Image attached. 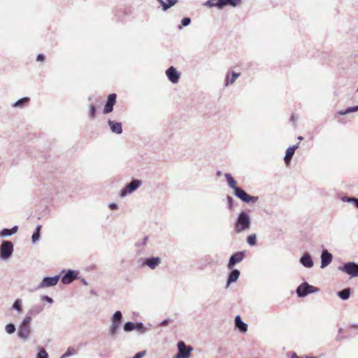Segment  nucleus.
<instances>
[{
  "instance_id": "nucleus-1",
  "label": "nucleus",
  "mask_w": 358,
  "mask_h": 358,
  "mask_svg": "<svg viewBox=\"0 0 358 358\" xmlns=\"http://www.w3.org/2000/svg\"><path fill=\"white\" fill-rule=\"evenodd\" d=\"M224 177L229 187L234 191V195L242 201L246 203H255L258 201V196L250 195L244 189L238 187L237 182L229 173H226Z\"/></svg>"
},
{
  "instance_id": "nucleus-2",
  "label": "nucleus",
  "mask_w": 358,
  "mask_h": 358,
  "mask_svg": "<svg viewBox=\"0 0 358 358\" xmlns=\"http://www.w3.org/2000/svg\"><path fill=\"white\" fill-rule=\"evenodd\" d=\"M252 224V220L248 214L245 210L241 211L234 220V231L237 234H241L248 231Z\"/></svg>"
},
{
  "instance_id": "nucleus-3",
  "label": "nucleus",
  "mask_w": 358,
  "mask_h": 358,
  "mask_svg": "<svg viewBox=\"0 0 358 358\" xmlns=\"http://www.w3.org/2000/svg\"><path fill=\"white\" fill-rule=\"evenodd\" d=\"M241 3V0H208L204 5L210 8L216 7L222 9L227 6L236 7Z\"/></svg>"
},
{
  "instance_id": "nucleus-4",
  "label": "nucleus",
  "mask_w": 358,
  "mask_h": 358,
  "mask_svg": "<svg viewBox=\"0 0 358 358\" xmlns=\"http://www.w3.org/2000/svg\"><path fill=\"white\" fill-rule=\"evenodd\" d=\"M14 245L10 241L3 240L0 245V259L6 261L9 259L13 253Z\"/></svg>"
},
{
  "instance_id": "nucleus-5",
  "label": "nucleus",
  "mask_w": 358,
  "mask_h": 358,
  "mask_svg": "<svg viewBox=\"0 0 358 358\" xmlns=\"http://www.w3.org/2000/svg\"><path fill=\"white\" fill-rule=\"evenodd\" d=\"M111 324L109 329V335L115 337L122 320V313L120 310L115 311L111 317Z\"/></svg>"
},
{
  "instance_id": "nucleus-6",
  "label": "nucleus",
  "mask_w": 358,
  "mask_h": 358,
  "mask_svg": "<svg viewBox=\"0 0 358 358\" xmlns=\"http://www.w3.org/2000/svg\"><path fill=\"white\" fill-rule=\"evenodd\" d=\"M320 291L318 287L309 285L307 282L301 283L296 289L299 298H304L310 294L317 293Z\"/></svg>"
},
{
  "instance_id": "nucleus-7",
  "label": "nucleus",
  "mask_w": 358,
  "mask_h": 358,
  "mask_svg": "<svg viewBox=\"0 0 358 358\" xmlns=\"http://www.w3.org/2000/svg\"><path fill=\"white\" fill-rule=\"evenodd\" d=\"M30 323L31 320H29V317H25L20 324L17 331V336L20 339L24 341L28 339L31 333Z\"/></svg>"
},
{
  "instance_id": "nucleus-8",
  "label": "nucleus",
  "mask_w": 358,
  "mask_h": 358,
  "mask_svg": "<svg viewBox=\"0 0 358 358\" xmlns=\"http://www.w3.org/2000/svg\"><path fill=\"white\" fill-rule=\"evenodd\" d=\"M338 269L351 278L358 277V264L355 262H348L343 266L338 267Z\"/></svg>"
},
{
  "instance_id": "nucleus-9",
  "label": "nucleus",
  "mask_w": 358,
  "mask_h": 358,
  "mask_svg": "<svg viewBox=\"0 0 358 358\" xmlns=\"http://www.w3.org/2000/svg\"><path fill=\"white\" fill-rule=\"evenodd\" d=\"M142 184L141 180L132 179L131 181L127 184L125 187L121 189L119 195L121 197H124L137 189Z\"/></svg>"
},
{
  "instance_id": "nucleus-10",
  "label": "nucleus",
  "mask_w": 358,
  "mask_h": 358,
  "mask_svg": "<svg viewBox=\"0 0 358 358\" xmlns=\"http://www.w3.org/2000/svg\"><path fill=\"white\" fill-rule=\"evenodd\" d=\"M60 278L61 274L56 275L55 276H45L42 279L41 282L37 285L36 289H40L45 287L55 286L58 283Z\"/></svg>"
},
{
  "instance_id": "nucleus-11",
  "label": "nucleus",
  "mask_w": 358,
  "mask_h": 358,
  "mask_svg": "<svg viewBox=\"0 0 358 358\" xmlns=\"http://www.w3.org/2000/svg\"><path fill=\"white\" fill-rule=\"evenodd\" d=\"M78 273V272L75 270H62L60 273L61 275L63 274L61 278L62 283L65 285L71 283L75 279L79 278Z\"/></svg>"
},
{
  "instance_id": "nucleus-12",
  "label": "nucleus",
  "mask_w": 358,
  "mask_h": 358,
  "mask_svg": "<svg viewBox=\"0 0 358 358\" xmlns=\"http://www.w3.org/2000/svg\"><path fill=\"white\" fill-rule=\"evenodd\" d=\"M178 353L176 358H189L192 350V348L187 345L183 341H179L177 344Z\"/></svg>"
},
{
  "instance_id": "nucleus-13",
  "label": "nucleus",
  "mask_w": 358,
  "mask_h": 358,
  "mask_svg": "<svg viewBox=\"0 0 358 358\" xmlns=\"http://www.w3.org/2000/svg\"><path fill=\"white\" fill-rule=\"evenodd\" d=\"M138 262H141L142 264L148 266L151 269H155L161 264L162 259L159 257H150L140 258Z\"/></svg>"
},
{
  "instance_id": "nucleus-14",
  "label": "nucleus",
  "mask_w": 358,
  "mask_h": 358,
  "mask_svg": "<svg viewBox=\"0 0 358 358\" xmlns=\"http://www.w3.org/2000/svg\"><path fill=\"white\" fill-rule=\"evenodd\" d=\"M245 254L244 251L234 253L229 259L227 264L228 268L232 269L236 264L241 262L243 259Z\"/></svg>"
},
{
  "instance_id": "nucleus-15",
  "label": "nucleus",
  "mask_w": 358,
  "mask_h": 358,
  "mask_svg": "<svg viewBox=\"0 0 358 358\" xmlns=\"http://www.w3.org/2000/svg\"><path fill=\"white\" fill-rule=\"evenodd\" d=\"M117 95L115 93L110 94L105 103L103 113V114H108L113 111V106L116 103Z\"/></svg>"
},
{
  "instance_id": "nucleus-16",
  "label": "nucleus",
  "mask_w": 358,
  "mask_h": 358,
  "mask_svg": "<svg viewBox=\"0 0 358 358\" xmlns=\"http://www.w3.org/2000/svg\"><path fill=\"white\" fill-rule=\"evenodd\" d=\"M166 75L172 83L176 84L178 83L180 73L174 66H170L168 68L166 71Z\"/></svg>"
},
{
  "instance_id": "nucleus-17",
  "label": "nucleus",
  "mask_w": 358,
  "mask_h": 358,
  "mask_svg": "<svg viewBox=\"0 0 358 358\" xmlns=\"http://www.w3.org/2000/svg\"><path fill=\"white\" fill-rule=\"evenodd\" d=\"M333 259L332 255L327 250H323L321 254V268L327 267Z\"/></svg>"
},
{
  "instance_id": "nucleus-18",
  "label": "nucleus",
  "mask_w": 358,
  "mask_h": 358,
  "mask_svg": "<svg viewBox=\"0 0 358 358\" xmlns=\"http://www.w3.org/2000/svg\"><path fill=\"white\" fill-rule=\"evenodd\" d=\"M299 262L303 265V266L308 268H312L314 265L311 255L307 252L301 257Z\"/></svg>"
},
{
  "instance_id": "nucleus-19",
  "label": "nucleus",
  "mask_w": 358,
  "mask_h": 358,
  "mask_svg": "<svg viewBox=\"0 0 358 358\" xmlns=\"http://www.w3.org/2000/svg\"><path fill=\"white\" fill-rule=\"evenodd\" d=\"M108 124L111 132L116 134H121L122 133V124L120 122L108 120Z\"/></svg>"
},
{
  "instance_id": "nucleus-20",
  "label": "nucleus",
  "mask_w": 358,
  "mask_h": 358,
  "mask_svg": "<svg viewBox=\"0 0 358 358\" xmlns=\"http://www.w3.org/2000/svg\"><path fill=\"white\" fill-rule=\"evenodd\" d=\"M299 143H296V145L289 147L286 150L285 155L284 157V161L287 165H288L290 163L292 158L293 155H294L295 150L299 148Z\"/></svg>"
},
{
  "instance_id": "nucleus-21",
  "label": "nucleus",
  "mask_w": 358,
  "mask_h": 358,
  "mask_svg": "<svg viewBox=\"0 0 358 358\" xmlns=\"http://www.w3.org/2000/svg\"><path fill=\"white\" fill-rule=\"evenodd\" d=\"M240 271L236 268H232L231 272L229 273L227 280V287H228L231 283L236 282L240 276Z\"/></svg>"
},
{
  "instance_id": "nucleus-22",
  "label": "nucleus",
  "mask_w": 358,
  "mask_h": 358,
  "mask_svg": "<svg viewBox=\"0 0 358 358\" xmlns=\"http://www.w3.org/2000/svg\"><path fill=\"white\" fill-rule=\"evenodd\" d=\"M43 310V306L42 305H34L28 310L25 317H29V320L31 321L33 316H36Z\"/></svg>"
},
{
  "instance_id": "nucleus-23",
  "label": "nucleus",
  "mask_w": 358,
  "mask_h": 358,
  "mask_svg": "<svg viewBox=\"0 0 358 358\" xmlns=\"http://www.w3.org/2000/svg\"><path fill=\"white\" fill-rule=\"evenodd\" d=\"M241 76L240 73H236L235 71L231 72V76L230 77L229 73L228 72L226 74L225 79H224V86L227 87L229 85H233L236 80Z\"/></svg>"
},
{
  "instance_id": "nucleus-24",
  "label": "nucleus",
  "mask_w": 358,
  "mask_h": 358,
  "mask_svg": "<svg viewBox=\"0 0 358 358\" xmlns=\"http://www.w3.org/2000/svg\"><path fill=\"white\" fill-rule=\"evenodd\" d=\"M236 327L243 333H245L248 330V324L245 323L240 315H236L234 320Z\"/></svg>"
},
{
  "instance_id": "nucleus-25",
  "label": "nucleus",
  "mask_w": 358,
  "mask_h": 358,
  "mask_svg": "<svg viewBox=\"0 0 358 358\" xmlns=\"http://www.w3.org/2000/svg\"><path fill=\"white\" fill-rule=\"evenodd\" d=\"M18 229V227L17 225L13 227L11 229L4 228L0 231V237H9L13 234H15Z\"/></svg>"
},
{
  "instance_id": "nucleus-26",
  "label": "nucleus",
  "mask_w": 358,
  "mask_h": 358,
  "mask_svg": "<svg viewBox=\"0 0 358 358\" xmlns=\"http://www.w3.org/2000/svg\"><path fill=\"white\" fill-rule=\"evenodd\" d=\"M338 296L343 300H348L350 296V288H345L337 292Z\"/></svg>"
},
{
  "instance_id": "nucleus-27",
  "label": "nucleus",
  "mask_w": 358,
  "mask_h": 358,
  "mask_svg": "<svg viewBox=\"0 0 358 358\" xmlns=\"http://www.w3.org/2000/svg\"><path fill=\"white\" fill-rule=\"evenodd\" d=\"M30 99L29 97H23L15 101L13 106L15 108H23L29 101Z\"/></svg>"
},
{
  "instance_id": "nucleus-28",
  "label": "nucleus",
  "mask_w": 358,
  "mask_h": 358,
  "mask_svg": "<svg viewBox=\"0 0 358 358\" xmlns=\"http://www.w3.org/2000/svg\"><path fill=\"white\" fill-rule=\"evenodd\" d=\"M135 330L143 334L149 331V329L145 327L143 322H139L135 323Z\"/></svg>"
},
{
  "instance_id": "nucleus-29",
  "label": "nucleus",
  "mask_w": 358,
  "mask_h": 358,
  "mask_svg": "<svg viewBox=\"0 0 358 358\" xmlns=\"http://www.w3.org/2000/svg\"><path fill=\"white\" fill-rule=\"evenodd\" d=\"M12 308L17 312H21L22 310V299H17L13 303Z\"/></svg>"
},
{
  "instance_id": "nucleus-30",
  "label": "nucleus",
  "mask_w": 358,
  "mask_h": 358,
  "mask_svg": "<svg viewBox=\"0 0 358 358\" xmlns=\"http://www.w3.org/2000/svg\"><path fill=\"white\" fill-rule=\"evenodd\" d=\"M247 243L250 246H255L257 245V235L256 234H252L247 237Z\"/></svg>"
},
{
  "instance_id": "nucleus-31",
  "label": "nucleus",
  "mask_w": 358,
  "mask_h": 358,
  "mask_svg": "<svg viewBox=\"0 0 358 358\" xmlns=\"http://www.w3.org/2000/svg\"><path fill=\"white\" fill-rule=\"evenodd\" d=\"M123 329L126 332H130L135 330V323L132 322H127L123 325Z\"/></svg>"
},
{
  "instance_id": "nucleus-32",
  "label": "nucleus",
  "mask_w": 358,
  "mask_h": 358,
  "mask_svg": "<svg viewBox=\"0 0 358 358\" xmlns=\"http://www.w3.org/2000/svg\"><path fill=\"white\" fill-rule=\"evenodd\" d=\"M148 238H149L148 236H145L141 240H138V241L136 242L135 247L136 248H141V247L146 245Z\"/></svg>"
},
{
  "instance_id": "nucleus-33",
  "label": "nucleus",
  "mask_w": 358,
  "mask_h": 358,
  "mask_svg": "<svg viewBox=\"0 0 358 358\" xmlns=\"http://www.w3.org/2000/svg\"><path fill=\"white\" fill-rule=\"evenodd\" d=\"M177 2L178 0H166V2H165L162 10L164 11L167 10L169 8L176 5Z\"/></svg>"
},
{
  "instance_id": "nucleus-34",
  "label": "nucleus",
  "mask_w": 358,
  "mask_h": 358,
  "mask_svg": "<svg viewBox=\"0 0 358 358\" xmlns=\"http://www.w3.org/2000/svg\"><path fill=\"white\" fill-rule=\"evenodd\" d=\"M355 106H350V107H348L345 110H339L338 112V114L339 115H345L348 113H355Z\"/></svg>"
},
{
  "instance_id": "nucleus-35",
  "label": "nucleus",
  "mask_w": 358,
  "mask_h": 358,
  "mask_svg": "<svg viewBox=\"0 0 358 358\" xmlns=\"http://www.w3.org/2000/svg\"><path fill=\"white\" fill-rule=\"evenodd\" d=\"M96 108L94 104H90L89 110V117L91 120L94 119L96 117Z\"/></svg>"
},
{
  "instance_id": "nucleus-36",
  "label": "nucleus",
  "mask_w": 358,
  "mask_h": 358,
  "mask_svg": "<svg viewBox=\"0 0 358 358\" xmlns=\"http://www.w3.org/2000/svg\"><path fill=\"white\" fill-rule=\"evenodd\" d=\"M191 18L189 17H185L181 20V25H178V29H181L182 27H187L191 24Z\"/></svg>"
},
{
  "instance_id": "nucleus-37",
  "label": "nucleus",
  "mask_w": 358,
  "mask_h": 358,
  "mask_svg": "<svg viewBox=\"0 0 358 358\" xmlns=\"http://www.w3.org/2000/svg\"><path fill=\"white\" fill-rule=\"evenodd\" d=\"M5 330L8 334H12L15 331L16 328L13 324L9 323L6 325Z\"/></svg>"
},
{
  "instance_id": "nucleus-38",
  "label": "nucleus",
  "mask_w": 358,
  "mask_h": 358,
  "mask_svg": "<svg viewBox=\"0 0 358 358\" xmlns=\"http://www.w3.org/2000/svg\"><path fill=\"white\" fill-rule=\"evenodd\" d=\"M36 358H48V354L43 348H41L38 352Z\"/></svg>"
},
{
  "instance_id": "nucleus-39",
  "label": "nucleus",
  "mask_w": 358,
  "mask_h": 358,
  "mask_svg": "<svg viewBox=\"0 0 358 358\" xmlns=\"http://www.w3.org/2000/svg\"><path fill=\"white\" fill-rule=\"evenodd\" d=\"M41 238V234L38 232L34 231L32 236H31V241L33 244H35L38 241L40 240Z\"/></svg>"
},
{
  "instance_id": "nucleus-40",
  "label": "nucleus",
  "mask_w": 358,
  "mask_h": 358,
  "mask_svg": "<svg viewBox=\"0 0 358 358\" xmlns=\"http://www.w3.org/2000/svg\"><path fill=\"white\" fill-rule=\"evenodd\" d=\"M75 353V350L73 348H69L66 352L61 357V358L68 357Z\"/></svg>"
},
{
  "instance_id": "nucleus-41",
  "label": "nucleus",
  "mask_w": 358,
  "mask_h": 358,
  "mask_svg": "<svg viewBox=\"0 0 358 358\" xmlns=\"http://www.w3.org/2000/svg\"><path fill=\"white\" fill-rule=\"evenodd\" d=\"M227 205H228V208L231 209L234 207V199L230 196H227Z\"/></svg>"
},
{
  "instance_id": "nucleus-42",
  "label": "nucleus",
  "mask_w": 358,
  "mask_h": 358,
  "mask_svg": "<svg viewBox=\"0 0 358 358\" xmlns=\"http://www.w3.org/2000/svg\"><path fill=\"white\" fill-rule=\"evenodd\" d=\"M41 299L43 301H45L48 302L50 304H52L54 302L53 299L51 297H50L49 296H48V295H43L41 296Z\"/></svg>"
},
{
  "instance_id": "nucleus-43",
  "label": "nucleus",
  "mask_w": 358,
  "mask_h": 358,
  "mask_svg": "<svg viewBox=\"0 0 358 358\" xmlns=\"http://www.w3.org/2000/svg\"><path fill=\"white\" fill-rule=\"evenodd\" d=\"M146 354V351H141L135 354V355L132 358H143Z\"/></svg>"
},
{
  "instance_id": "nucleus-44",
  "label": "nucleus",
  "mask_w": 358,
  "mask_h": 358,
  "mask_svg": "<svg viewBox=\"0 0 358 358\" xmlns=\"http://www.w3.org/2000/svg\"><path fill=\"white\" fill-rule=\"evenodd\" d=\"M45 57L43 54H38L36 57V61L38 62H43L45 60Z\"/></svg>"
},
{
  "instance_id": "nucleus-45",
  "label": "nucleus",
  "mask_w": 358,
  "mask_h": 358,
  "mask_svg": "<svg viewBox=\"0 0 358 358\" xmlns=\"http://www.w3.org/2000/svg\"><path fill=\"white\" fill-rule=\"evenodd\" d=\"M108 207L111 210H116V209L118 208L117 204L116 203H114V202L110 203L109 205H108Z\"/></svg>"
},
{
  "instance_id": "nucleus-46",
  "label": "nucleus",
  "mask_w": 358,
  "mask_h": 358,
  "mask_svg": "<svg viewBox=\"0 0 358 358\" xmlns=\"http://www.w3.org/2000/svg\"><path fill=\"white\" fill-rule=\"evenodd\" d=\"M350 201L355 206L356 208H358V198L354 197L353 199H350Z\"/></svg>"
},
{
  "instance_id": "nucleus-47",
  "label": "nucleus",
  "mask_w": 358,
  "mask_h": 358,
  "mask_svg": "<svg viewBox=\"0 0 358 358\" xmlns=\"http://www.w3.org/2000/svg\"><path fill=\"white\" fill-rule=\"evenodd\" d=\"M169 322V320L166 319V320H164L161 323H160V325L161 326H165V325H167Z\"/></svg>"
},
{
  "instance_id": "nucleus-48",
  "label": "nucleus",
  "mask_w": 358,
  "mask_h": 358,
  "mask_svg": "<svg viewBox=\"0 0 358 358\" xmlns=\"http://www.w3.org/2000/svg\"><path fill=\"white\" fill-rule=\"evenodd\" d=\"M291 358H302L301 357H299L294 352H290Z\"/></svg>"
},
{
  "instance_id": "nucleus-49",
  "label": "nucleus",
  "mask_w": 358,
  "mask_h": 358,
  "mask_svg": "<svg viewBox=\"0 0 358 358\" xmlns=\"http://www.w3.org/2000/svg\"><path fill=\"white\" fill-rule=\"evenodd\" d=\"M345 337L342 336L341 334H338V335L336 338V341H339L342 339H343Z\"/></svg>"
},
{
  "instance_id": "nucleus-50",
  "label": "nucleus",
  "mask_w": 358,
  "mask_h": 358,
  "mask_svg": "<svg viewBox=\"0 0 358 358\" xmlns=\"http://www.w3.org/2000/svg\"><path fill=\"white\" fill-rule=\"evenodd\" d=\"M354 197H344L343 199V201H346V202H348V203H352V201H350V199H353Z\"/></svg>"
},
{
  "instance_id": "nucleus-51",
  "label": "nucleus",
  "mask_w": 358,
  "mask_h": 358,
  "mask_svg": "<svg viewBox=\"0 0 358 358\" xmlns=\"http://www.w3.org/2000/svg\"><path fill=\"white\" fill-rule=\"evenodd\" d=\"M41 227H42L41 225H37L34 231L38 232L39 234H41Z\"/></svg>"
},
{
  "instance_id": "nucleus-52",
  "label": "nucleus",
  "mask_w": 358,
  "mask_h": 358,
  "mask_svg": "<svg viewBox=\"0 0 358 358\" xmlns=\"http://www.w3.org/2000/svg\"><path fill=\"white\" fill-rule=\"evenodd\" d=\"M159 3L160 5L162 6V8L164 7V3H165V1L164 0H157Z\"/></svg>"
},
{
  "instance_id": "nucleus-53",
  "label": "nucleus",
  "mask_w": 358,
  "mask_h": 358,
  "mask_svg": "<svg viewBox=\"0 0 358 358\" xmlns=\"http://www.w3.org/2000/svg\"><path fill=\"white\" fill-rule=\"evenodd\" d=\"M81 282H82V283H83L84 285H88V282H87V280H86L85 279H84V278H83V279L81 280Z\"/></svg>"
},
{
  "instance_id": "nucleus-54",
  "label": "nucleus",
  "mask_w": 358,
  "mask_h": 358,
  "mask_svg": "<svg viewBox=\"0 0 358 358\" xmlns=\"http://www.w3.org/2000/svg\"><path fill=\"white\" fill-rule=\"evenodd\" d=\"M304 358H317V357L306 355Z\"/></svg>"
},
{
  "instance_id": "nucleus-55",
  "label": "nucleus",
  "mask_w": 358,
  "mask_h": 358,
  "mask_svg": "<svg viewBox=\"0 0 358 358\" xmlns=\"http://www.w3.org/2000/svg\"><path fill=\"white\" fill-rule=\"evenodd\" d=\"M355 112H358V105L355 106Z\"/></svg>"
},
{
  "instance_id": "nucleus-56",
  "label": "nucleus",
  "mask_w": 358,
  "mask_h": 358,
  "mask_svg": "<svg viewBox=\"0 0 358 358\" xmlns=\"http://www.w3.org/2000/svg\"><path fill=\"white\" fill-rule=\"evenodd\" d=\"M352 327L354 328H358V324H352Z\"/></svg>"
},
{
  "instance_id": "nucleus-57",
  "label": "nucleus",
  "mask_w": 358,
  "mask_h": 358,
  "mask_svg": "<svg viewBox=\"0 0 358 358\" xmlns=\"http://www.w3.org/2000/svg\"><path fill=\"white\" fill-rule=\"evenodd\" d=\"M298 139H299V141H302V140L303 139V138L302 136H299V137H298Z\"/></svg>"
},
{
  "instance_id": "nucleus-58",
  "label": "nucleus",
  "mask_w": 358,
  "mask_h": 358,
  "mask_svg": "<svg viewBox=\"0 0 358 358\" xmlns=\"http://www.w3.org/2000/svg\"><path fill=\"white\" fill-rule=\"evenodd\" d=\"M291 120H292V121H294V115H292V117H291Z\"/></svg>"
},
{
  "instance_id": "nucleus-59",
  "label": "nucleus",
  "mask_w": 358,
  "mask_h": 358,
  "mask_svg": "<svg viewBox=\"0 0 358 358\" xmlns=\"http://www.w3.org/2000/svg\"><path fill=\"white\" fill-rule=\"evenodd\" d=\"M341 332H342V328H340V329H338V334H341Z\"/></svg>"
},
{
  "instance_id": "nucleus-60",
  "label": "nucleus",
  "mask_w": 358,
  "mask_h": 358,
  "mask_svg": "<svg viewBox=\"0 0 358 358\" xmlns=\"http://www.w3.org/2000/svg\"><path fill=\"white\" fill-rule=\"evenodd\" d=\"M217 174L220 176L221 174L220 171H217Z\"/></svg>"
},
{
  "instance_id": "nucleus-61",
  "label": "nucleus",
  "mask_w": 358,
  "mask_h": 358,
  "mask_svg": "<svg viewBox=\"0 0 358 358\" xmlns=\"http://www.w3.org/2000/svg\"><path fill=\"white\" fill-rule=\"evenodd\" d=\"M357 90H358V88H357Z\"/></svg>"
}]
</instances>
